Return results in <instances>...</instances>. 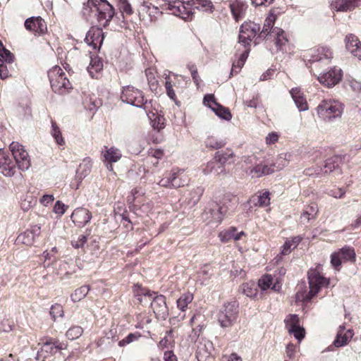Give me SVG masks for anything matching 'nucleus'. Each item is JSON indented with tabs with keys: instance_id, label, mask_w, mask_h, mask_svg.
<instances>
[{
	"instance_id": "obj_36",
	"label": "nucleus",
	"mask_w": 361,
	"mask_h": 361,
	"mask_svg": "<svg viewBox=\"0 0 361 361\" xmlns=\"http://www.w3.org/2000/svg\"><path fill=\"white\" fill-rule=\"evenodd\" d=\"M220 207H229L227 209V213L233 212L238 204V199L231 194H226L224 196L222 200L219 203Z\"/></svg>"
},
{
	"instance_id": "obj_32",
	"label": "nucleus",
	"mask_w": 361,
	"mask_h": 361,
	"mask_svg": "<svg viewBox=\"0 0 361 361\" xmlns=\"http://www.w3.org/2000/svg\"><path fill=\"white\" fill-rule=\"evenodd\" d=\"M272 33L276 36L275 44L278 50L286 51V47L288 45V40L285 32L281 28L275 27L272 30Z\"/></svg>"
},
{
	"instance_id": "obj_14",
	"label": "nucleus",
	"mask_w": 361,
	"mask_h": 361,
	"mask_svg": "<svg viewBox=\"0 0 361 361\" xmlns=\"http://www.w3.org/2000/svg\"><path fill=\"white\" fill-rule=\"evenodd\" d=\"M194 0H180L174 2L173 4H169V9L175 16H180L182 18H188L192 14V3Z\"/></svg>"
},
{
	"instance_id": "obj_47",
	"label": "nucleus",
	"mask_w": 361,
	"mask_h": 361,
	"mask_svg": "<svg viewBox=\"0 0 361 361\" xmlns=\"http://www.w3.org/2000/svg\"><path fill=\"white\" fill-rule=\"evenodd\" d=\"M212 3L209 0H194L192 3V11L195 9L204 11H212Z\"/></svg>"
},
{
	"instance_id": "obj_53",
	"label": "nucleus",
	"mask_w": 361,
	"mask_h": 361,
	"mask_svg": "<svg viewBox=\"0 0 361 361\" xmlns=\"http://www.w3.org/2000/svg\"><path fill=\"white\" fill-rule=\"evenodd\" d=\"M116 1L122 13L130 16L133 13L132 6L128 0H116Z\"/></svg>"
},
{
	"instance_id": "obj_6",
	"label": "nucleus",
	"mask_w": 361,
	"mask_h": 361,
	"mask_svg": "<svg viewBox=\"0 0 361 361\" xmlns=\"http://www.w3.org/2000/svg\"><path fill=\"white\" fill-rule=\"evenodd\" d=\"M238 314V303L235 301L227 302L218 313V322L223 328L230 327L235 322Z\"/></svg>"
},
{
	"instance_id": "obj_44",
	"label": "nucleus",
	"mask_w": 361,
	"mask_h": 361,
	"mask_svg": "<svg viewBox=\"0 0 361 361\" xmlns=\"http://www.w3.org/2000/svg\"><path fill=\"white\" fill-rule=\"evenodd\" d=\"M177 79V75H174V80L171 78L169 75L165 78V87L166 90V94L168 97L172 100H175L176 98V95L175 91L173 89V87H176V82L175 81Z\"/></svg>"
},
{
	"instance_id": "obj_39",
	"label": "nucleus",
	"mask_w": 361,
	"mask_h": 361,
	"mask_svg": "<svg viewBox=\"0 0 361 361\" xmlns=\"http://www.w3.org/2000/svg\"><path fill=\"white\" fill-rule=\"evenodd\" d=\"M269 195V192L266 191L258 196L252 197L250 202L255 206H259L261 207H267L270 203Z\"/></svg>"
},
{
	"instance_id": "obj_33",
	"label": "nucleus",
	"mask_w": 361,
	"mask_h": 361,
	"mask_svg": "<svg viewBox=\"0 0 361 361\" xmlns=\"http://www.w3.org/2000/svg\"><path fill=\"white\" fill-rule=\"evenodd\" d=\"M341 162L342 158L339 156H334L327 159L325 161V164L324 166V173H329L333 171H336L340 174L341 171H339V167Z\"/></svg>"
},
{
	"instance_id": "obj_54",
	"label": "nucleus",
	"mask_w": 361,
	"mask_h": 361,
	"mask_svg": "<svg viewBox=\"0 0 361 361\" xmlns=\"http://www.w3.org/2000/svg\"><path fill=\"white\" fill-rule=\"evenodd\" d=\"M141 334L138 332L130 333L123 339L118 342V345L120 347H123L126 345L131 343L135 341H137L139 338H140Z\"/></svg>"
},
{
	"instance_id": "obj_20",
	"label": "nucleus",
	"mask_w": 361,
	"mask_h": 361,
	"mask_svg": "<svg viewBox=\"0 0 361 361\" xmlns=\"http://www.w3.org/2000/svg\"><path fill=\"white\" fill-rule=\"evenodd\" d=\"M345 47L354 56L361 61V42L355 35L350 34L346 36Z\"/></svg>"
},
{
	"instance_id": "obj_63",
	"label": "nucleus",
	"mask_w": 361,
	"mask_h": 361,
	"mask_svg": "<svg viewBox=\"0 0 361 361\" xmlns=\"http://www.w3.org/2000/svg\"><path fill=\"white\" fill-rule=\"evenodd\" d=\"M203 102L204 105L209 106L211 109L215 106V104H218L215 100L214 95L207 94L204 97Z\"/></svg>"
},
{
	"instance_id": "obj_13",
	"label": "nucleus",
	"mask_w": 361,
	"mask_h": 361,
	"mask_svg": "<svg viewBox=\"0 0 361 361\" xmlns=\"http://www.w3.org/2000/svg\"><path fill=\"white\" fill-rule=\"evenodd\" d=\"M151 307L156 317L160 320H165L169 314L166 298L162 295H157L156 293V295L151 298Z\"/></svg>"
},
{
	"instance_id": "obj_49",
	"label": "nucleus",
	"mask_w": 361,
	"mask_h": 361,
	"mask_svg": "<svg viewBox=\"0 0 361 361\" xmlns=\"http://www.w3.org/2000/svg\"><path fill=\"white\" fill-rule=\"evenodd\" d=\"M51 133L58 145H63L65 143L61 132L54 121H51Z\"/></svg>"
},
{
	"instance_id": "obj_34",
	"label": "nucleus",
	"mask_w": 361,
	"mask_h": 361,
	"mask_svg": "<svg viewBox=\"0 0 361 361\" xmlns=\"http://www.w3.org/2000/svg\"><path fill=\"white\" fill-rule=\"evenodd\" d=\"M224 171V167L219 164L216 160L209 161L202 167V173L205 176L219 175Z\"/></svg>"
},
{
	"instance_id": "obj_26",
	"label": "nucleus",
	"mask_w": 361,
	"mask_h": 361,
	"mask_svg": "<svg viewBox=\"0 0 361 361\" xmlns=\"http://www.w3.org/2000/svg\"><path fill=\"white\" fill-rule=\"evenodd\" d=\"M361 0H334L331 6L337 11H348L357 7Z\"/></svg>"
},
{
	"instance_id": "obj_7",
	"label": "nucleus",
	"mask_w": 361,
	"mask_h": 361,
	"mask_svg": "<svg viewBox=\"0 0 361 361\" xmlns=\"http://www.w3.org/2000/svg\"><path fill=\"white\" fill-rule=\"evenodd\" d=\"M9 149L18 169L23 171H27L30 167L31 162L28 152L24 147L17 142H13L9 145Z\"/></svg>"
},
{
	"instance_id": "obj_60",
	"label": "nucleus",
	"mask_w": 361,
	"mask_h": 361,
	"mask_svg": "<svg viewBox=\"0 0 361 361\" xmlns=\"http://www.w3.org/2000/svg\"><path fill=\"white\" fill-rule=\"evenodd\" d=\"M67 207L66 205L58 200L55 203L53 211L55 214L61 216L66 212Z\"/></svg>"
},
{
	"instance_id": "obj_64",
	"label": "nucleus",
	"mask_w": 361,
	"mask_h": 361,
	"mask_svg": "<svg viewBox=\"0 0 361 361\" xmlns=\"http://www.w3.org/2000/svg\"><path fill=\"white\" fill-rule=\"evenodd\" d=\"M295 345L293 343H288L286 348V357L290 360H293L295 355Z\"/></svg>"
},
{
	"instance_id": "obj_61",
	"label": "nucleus",
	"mask_w": 361,
	"mask_h": 361,
	"mask_svg": "<svg viewBox=\"0 0 361 361\" xmlns=\"http://www.w3.org/2000/svg\"><path fill=\"white\" fill-rule=\"evenodd\" d=\"M88 235H80L77 240H72L71 244L75 248L83 247L87 242Z\"/></svg>"
},
{
	"instance_id": "obj_4",
	"label": "nucleus",
	"mask_w": 361,
	"mask_h": 361,
	"mask_svg": "<svg viewBox=\"0 0 361 361\" xmlns=\"http://www.w3.org/2000/svg\"><path fill=\"white\" fill-rule=\"evenodd\" d=\"M343 105L338 101L324 99L317 107V113L319 118L330 121L340 117L343 112Z\"/></svg>"
},
{
	"instance_id": "obj_10",
	"label": "nucleus",
	"mask_w": 361,
	"mask_h": 361,
	"mask_svg": "<svg viewBox=\"0 0 361 361\" xmlns=\"http://www.w3.org/2000/svg\"><path fill=\"white\" fill-rule=\"evenodd\" d=\"M121 98L123 102L139 108L147 102L140 90L130 85L123 87Z\"/></svg>"
},
{
	"instance_id": "obj_24",
	"label": "nucleus",
	"mask_w": 361,
	"mask_h": 361,
	"mask_svg": "<svg viewBox=\"0 0 361 361\" xmlns=\"http://www.w3.org/2000/svg\"><path fill=\"white\" fill-rule=\"evenodd\" d=\"M104 157L105 161L106 162L107 169L110 171H112V163L119 161L122 157V153L119 149L111 147L105 151Z\"/></svg>"
},
{
	"instance_id": "obj_29",
	"label": "nucleus",
	"mask_w": 361,
	"mask_h": 361,
	"mask_svg": "<svg viewBox=\"0 0 361 361\" xmlns=\"http://www.w3.org/2000/svg\"><path fill=\"white\" fill-rule=\"evenodd\" d=\"M133 290L135 296L137 298L140 303L150 302L151 298L156 295L155 292H152L149 290H147L138 284L133 286Z\"/></svg>"
},
{
	"instance_id": "obj_37",
	"label": "nucleus",
	"mask_w": 361,
	"mask_h": 361,
	"mask_svg": "<svg viewBox=\"0 0 361 361\" xmlns=\"http://www.w3.org/2000/svg\"><path fill=\"white\" fill-rule=\"evenodd\" d=\"M226 144L225 140L219 139L214 136H208L204 140L205 147L212 149H219Z\"/></svg>"
},
{
	"instance_id": "obj_43",
	"label": "nucleus",
	"mask_w": 361,
	"mask_h": 361,
	"mask_svg": "<svg viewBox=\"0 0 361 361\" xmlns=\"http://www.w3.org/2000/svg\"><path fill=\"white\" fill-rule=\"evenodd\" d=\"M193 295L191 293H183L178 300H177V307L178 308L184 312L186 310L189 304L193 300Z\"/></svg>"
},
{
	"instance_id": "obj_1",
	"label": "nucleus",
	"mask_w": 361,
	"mask_h": 361,
	"mask_svg": "<svg viewBox=\"0 0 361 361\" xmlns=\"http://www.w3.org/2000/svg\"><path fill=\"white\" fill-rule=\"evenodd\" d=\"M92 14H94L97 20L95 26L98 27L99 36V27L108 25L114 16V9L106 0H92Z\"/></svg>"
},
{
	"instance_id": "obj_50",
	"label": "nucleus",
	"mask_w": 361,
	"mask_h": 361,
	"mask_svg": "<svg viewBox=\"0 0 361 361\" xmlns=\"http://www.w3.org/2000/svg\"><path fill=\"white\" fill-rule=\"evenodd\" d=\"M274 18L275 17L271 16L265 20L263 29L259 33L260 37H265L271 32L274 23Z\"/></svg>"
},
{
	"instance_id": "obj_19",
	"label": "nucleus",
	"mask_w": 361,
	"mask_h": 361,
	"mask_svg": "<svg viewBox=\"0 0 361 361\" xmlns=\"http://www.w3.org/2000/svg\"><path fill=\"white\" fill-rule=\"evenodd\" d=\"M25 27L27 30L39 35L44 33L47 30V25L40 16L27 18L25 21Z\"/></svg>"
},
{
	"instance_id": "obj_28",
	"label": "nucleus",
	"mask_w": 361,
	"mask_h": 361,
	"mask_svg": "<svg viewBox=\"0 0 361 361\" xmlns=\"http://www.w3.org/2000/svg\"><path fill=\"white\" fill-rule=\"evenodd\" d=\"M229 6L233 18L237 21L245 16L247 8V4L241 0H235Z\"/></svg>"
},
{
	"instance_id": "obj_27",
	"label": "nucleus",
	"mask_w": 361,
	"mask_h": 361,
	"mask_svg": "<svg viewBox=\"0 0 361 361\" xmlns=\"http://www.w3.org/2000/svg\"><path fill=\"white\" fill-rule=\"evenodd\" d=\"M235 154L230 148L225 150L218 151L215 153L214 159L224 166L226 164H231L234 162Z\"/></svg>"
},
{
	"instance_id": "obj_9",
	"label": "nucleus",
	"mask_w": 361,
	"mask_h": 361,
	"mask_svg": "<svg viewBox=\"0 0 361 361\" xmlns=\"http://www.w3.org/2000/svg\"><path fill=\"white\" fill-rule=\"evenodd\" d=\"M317 78L323 86L331 88L341 81L343 71L338 67L334 66L319 73Z\"/></svg>"
},
{
	"instance_id": "obj_52",
	"label": "nucleus",
	"mask_w": 361,
	"mask_h": 361,
	"mask_svg": "<svg viewBox=\"0 0 361 361\" xmlns=\"http://www.w3.org/2000/svg\"><path fill=\"white\" fill-rule=\"evenodd\" d=\"M49 313L53 320L56 321L57 318L63 317V308L59 304H54L51 307Z\"/></svg>"
},
{
	"instance_id": "obj_58",
	"label": "nucleus",
	"mask_w": 361,
	"mask_h": 361,
	"mask_svg": "<svg viewBox=\"0 0 361 361\" xmlns=\"http://www.w3.org/2000/svg\"><path fill=\"white\" fill-rule=\"evenodd\" d=\"M90 0H87L86 2L83 3L82 10L80 11V16L84 18L85 20L88 22L89 17L90 16Z\"/></svg>"
},
{
	"instance_id": "obj_31",
	"label": "nucleus",
	"mask_w": 361,
	"mask_h": 361,
	"mask_svg": "<svg viewBox=\"0 0 361 361\" xmlns=\"http://www.w3.org/2000/svg\"><path fill=\"white\" fill-rule=\"evenodd\" d=\"M319 212L318 206L315 203H311L307 206L300 214V221L302 224H306L312 219L317 218Z\"/></svg>"
},
{
	"instance_id": "obj_23",
	"label": "nucleus",
	"mask_w": 361,
	"mask_h": 361,
	"mask_svg": "<svg viewBox=\"0 0 361 361\" xmlns=\"http://www.w3.org/2000/svg\"><path fill=\"white\" fill-rule=\"evenodd\" d=\"M40 233V227L38 226H33L31 229H27L23 233H20L18 238L17 240L19 243H22L27 245H31L36 237H37Z\"/></svg>"
},
{
	"instance_id": "obj_30",
	"label": "nucleus",
	"mask_w": 361,
	"mask_h": 361,
	"mask_svg": "<svg viewBox=\"0 0 361 361\" xmlns=\"http://www.w3.org/2000/svg\"><path fill=\"white\" fill-rule=\"evenodd\" d=\"M290 93L299 111H304L308 109L307 103L300 88H293Z\"/></svg>"
},
{
	"instance_id": "obj_59",
	"label": "nucleus",
	"mask_w": 361,
	"mask_h": 361,
	"mask_svg": "<svg viewBox=\"0 0 361 361\" xmlns=\"http://www.w3.org/2000/svg\"><path fill=\"white\" fill-rule=\"evenodd\" d=\"M187 67L189 69V71H190V73H191V75H192V80H193L194 82L197 85H199L200 77H199V75H198V72H197V69L196 66L195 64L188 63L187 65Z\"/></svg>"
},
{
	"instance_id": "obj_12",
	"label": "nucleus",
	"mask_w": 361,
	"mask_h": 361,
	"mask_svg": "<svg viewBox=\"0 0 361 361\" xmlns=\"http://www.w3.org/2000/svg\"><path fill=\"white\" fill-rule=\"evenodd\" d=\"M67 348V345L59 340L52 338H47L44 343H42L41 350L38 351L37 359H46L54 355L58 350H64Z\"/></svg>"
},
{
	"instance_id": "obj_38",
	"label": "nucleus",
	"mask_w": 361,
	"mask_h": 361,
	"mask_svg": "<svg viewBox=\"0 0 361 361\" xmlns=\"http://www.w3.org/2000/svg\"><path fill=\"white\" fill-rule=\"evenodd\" d=\"M291 154L288 152L281 153L276 158V162L271 165L277 171L283 169L289 164Z\"/></svg>"
},
{
	"instance_id": "obj_45",
	"label": "nucleus",
	"mask_w": 361,
	"mask_h": 361,
	"mask_svg": "<svg viewBox=\"0 0 361 361\" xmlns=\"http://www.w3.org/2000/svg\"><path fill=\"white\" fill-rule=\"evenodd\" d=\"M216 116L219 118H223L226 121H230L232 118V115L228 109L224 107L221 104H215V106L212 109Z\"/></svg>"
},
{
	"instance_id": "obj_48",
	"label": "nucleus",
	"mask_w": 361,
	"mask_h": 361,
	"mask_svg": "<svg viewBox=\"0 0 361 361\" xmlns=\"http://www.w3.org/2000/svg\"><path fill=\"white\" fill-rule=\"evenodd\" d=\"M240 290L242 293L249 298L256 296L257 290L255 283H244L240 287Z\"/></svg>"
},
{
	"instance_id": "obj_41",
	"label": "nucleus",
	"mask_w": 361,
	"mask_h": 361,
	"mask_svg": "<svg viewBox=\"0 0 361 361\" xmlns=\"http://www.w3.org/2000/svg\"><path fill=\"white\" fill-rule=\"evenodd\" d=\"M301 240L302 238L300 236H295L290 240H287L282 246L281 254L283 255L289 254L291 252V250L295 248L298 245Z\"/></svg>"
},
{
	"instance_id": "obj_11",
	"label": "nucleus",
	"mask_w": 361,
	"mask_h": 361,
	"mask_svg": "<svg viewBox=\"0 0 361 361\" xmlns=\"http://www.w3.org/2000/svg\"><path fill=\"white\" fill-rule=\"evenodd\" d=\"M342 259L344 262L349 261L354 262L355 261V252L354 248L350 246H344L331 255V264L332 267L338 271L340 270Z\"/></svg>"
},
{
	"instance_id": "obj_5",
	"label": "nucleus",
	"mask_w": 361,
	"mask_h": 361,
	"mask_svg": "<svg viewBox=\"0 0 361 361\" xmlns=\"http://www.w3.org/2000/svg\"><path fill=\"white\" fill-rule=\"evenodd\" d=\"M305 61H308L311 64L317 66L318 63L329 64L333 59V51L327 46H320L310 49L304 54Z\"/></svg>"
},
{
	"instance_id": "obj_8",
	"label": "nucleus",
	"mask_w": 361,
	"mask_h": 361,
	"mask_svg": "<svg viewBox=\"0 0 361 361\" xmlns=\"http://www.w3.org/2000/svg\"><path fill=\"white\" fill-rule=\"evenodd\" d=\"M260 30V25L254 22H245L240 26L238 44L242 47H250V42Z\"/></svg>"
},
{
	"instance_id": "obj_25",
	"label": "nucleus",
	"mask_w": 361,
	"mask_h": 361,
	"mask_svg": "<svg viewBox=\"0 0 361 361\" xmlns=\"http://www.w3.org/2000/svg\"><path fill=\"white\" fill-rule=\"evenodd\" d=\"M71 219L75 225L82 227L90 220V215L89 214L88 210L78 208L73 212Z\"/></svg>"
},
{
	"instance_id": "obj_18",
	"label": "nucleus",
	"mask_w": 361,
	"mask_h": 361,
	"mask_svg": "<svg viewBox=\"0 0 361 361\" xmlns=\"http://www.w3.org/2000/svg\"><path fill=\"white\" fill-rule=\"evenodd\" d=\"M214 350L213 343L209 340L201 338L198 341L196 350V357L198 361H207Z\"/></svg>"
},
{
	"instance_id": "obj_21",
	"label": "nucleus",
	"mask_w": 361,
	"mask_h": 361,
	"mask_svg": "<svg viewBox=\"0 0 361 361\" xmlns=\"http://www.w3.org/2000/svg\"><path fill=\"white\" fill-rule=\"evenodd\" d=\"M245 171L252 178H260L274 173V169L271 165L258 164L254 167H247Z\"/></svg>"
},
{
	"instance_id": "obj_51",
	"label": "nucleus",
	"mask_w": 361,
	"mask_h": 361,
	"mask_svg": "<svg viewBox=\"0 0 361 361\" xmlns=\"http://www.w3.org/2000/svg\"><path fill=\"white\" fill-rule=\"evenodd\" d=\"M153 117H154L153 119L150 117V120L152 122V126L154 129L160 130L164 128V121L165 118L163 116L161 115H155L153 114Z\"/></svg>"
},
{
	"instance_id": "obj_55",
	"label": "nucleus",
	"mask_w": 361,
	"mask_h": 361,
	"mask_svg": "<svg viewBox=\"0 0 361 361\" xmlns=\"http://www.w3.org/2000/svg\"><path fill=\"white\" fill-rule=\"evenodd\" d=\"M82 334V329L80 326H73L70 328L66 335L69 340H74L79 338Z\"/></svg>"
},
{
	"instance_id": "obj_62",
	"label": "nucleus",
	"mask_w": 361,
	"mask_h": 361,
	"mask_svg": "<svg viewBox=\"0 0 361 361\" xmlns=\"http://www.w3.org/2000/svg\"><path fill=\"white\" fill-rule=\"evenodd\" d=\"M103 68V62L97 56L92 57V69H94L95 72L98 73Z\"/></svg>"
},
{
	"instance_id": "obj_16",
	"label": "nucleus",
	"mask_w": 361,
	"mask_h": 361,
	"mask_svg": "<svg viewBox=\"0 0 361 361\" xmlns=\"http://www.w3.org/2000/svg\"><path fill=\"white\" fill-rule=\"evenodd\" d=\"M16 163L11 155L0 149V173L7 177H12L16 173Z\"/></svg>"
},
{
	"instance_id": "obj_42",
	"label": "nucleus",
	"mask_w": 361,
	"mask_h": 361,
	"mask_svg": "<svg viewBox=\"0 0 361 361\" xmlns=\"http://www.w3.org/2000/svg\"><path fill=\"white\" fill-rule=\"evenodd\" d=\"M273 283V279L271 277V275H265L264 276H262L259 280V282H258V286L262 290H266L269 288H271L272 290H279V286H277L276 283H274L272 286Z\"/></svg>"
},
{
	"instance_id": "obj_15",
	"label": "nucleus",
	"mask_w": 361,
	"mask_h": 361,
	"mask_svg": "<svg viewBox=\"0 0 361 361\" xmlns=\"http://www.w3.org/2000/svg\"><path fill=\"white\" fill-rule=\"evenodd\" d=\"M231 207H220L219 203L213 202L209 204L205 210L204 215L206 219L209 220V222H221L224 216L227 214V209Z\"/></svg>"
},
{
	"instance_id": "obj_3",
	"label": "nucleus",
	"mask_w": 361,
	"mask_h": 361,
	"mask_svg": "<svg viewBox=\"0 0 361 361\" xmlns=\"http://www.w3.org/2000/svg\"><path fill=\"white\" fill-rule=\"evenodd\" d=\"M52 90L59 94H65L72 89L71 83L61 67L55 66L47 72Z\"/></svg>"
},
{
	"instance_id": "obj_35",
	"label": "nucleus",
	"mask_w": 361,
	"mask_h": 361,
	"mask_svg": "<svg viewBox=\"0 0 361 361\" xmlns=\"http://www.w3.org/2000/svg\"><path fill=\"white\" fill-rule=\"evenodd\" d=\"M340 331L338 332L336 339L334 341V345L336 347H341L345 345L348 341L353 337V332L350 330H348L344 334H343V331L345 327L341 326Z\"/></svg>"
},
{
	"instance_id": "obj_56",
	"label": "nucleus",
	"mask_w": 361,
	"mask_h": 361,
	"mask_svg": "<svg viewBox=\"0 0 361 361\" xmlns=\"http://www.w3.org/2000/svg\"><path fill=\"white\" fill-rule=\"evenodd\" d=\"M202 195V188H197L192 190L189 194V195L190 196V199L188 202V204H192V205L196 204L199 202Z\"/></svg>"
},
{
	"instance_id": "obj_40",
	"label": "nucleus",
	"mask_w": 361,
	"mask_h": 361,
	"mask_svg": "<svg viewBox=\"0 0 361 361\" xmlns=\"http://www.w3.org/2000/svg\"><path fill=\"white\" fill-rule=\"evenodd\" d=\"M245 233L243 231L237 232L236 228H231L224 233H221L219 236L221 238V241H228L231 239H233L234 240H238L241 238L242 235H244Z\"/></svg>"
},
{
	"instance_id": "obj_2",
	"label": "nucleus",
	"mask_w": 361,
	"mask_h": 361,
	"mask_svg": "<svg viewBox=\"0 0 361 361\" xmlns=\"http://www.w3.org/2000/svg\"><path fill=\"white\" fill-rule=\"evenodd\" d=\"M310 291L302 293L298 291L295 298L298 301H309L317 294L321 288L329 285V279L322 276L317 270L311 269L308 272Z\"/></svg>"
},
{
	"instance_id": "obj_46",
	"label": "nucleus",
	"mask_w": 361,
	"mask_h": 361,
	"mask_svg": "<svg viewBox=\"0 0 361 361\" xmlns=\"http://www.w3.org/2000/svg\"><path fill=\"white\" fill-rule=\"evenodd\" d=\"M90 290V288L89 286H82L79 288H77L71 295L72 300L75 302L80 301L87 295Z\"/></svg>"
},
{
	"instance_id": "obj_57",
	"label": "nucleus",
	"mask_w": 361,
	"mask_h": 361,
	"mask_svg": "<svg viewBox=\"0 0 361 361\" xmlns=\"http://www.w3.org/2000/svg\"><path fill=\"white\" fill-rule=\"evenodd\" d=\"M13 61V54L8 49L0 51V63H11Z\"/></svg>"
},
{
	"instance_id": "obj_22",
	"label": "nucleus",
	"mask_w": 361,
	"mask_h": 361,
	"mask_svg": "<svg viewBox=\"0 0 361 361\" xmlns=\"http://www.w3.org/2000/svg\"><path fill=\"white\" fill-rule=\"evenodd\" d=\"M172 178V186L173 188L183 187L190 181L189 176L185 173L184 170L173 169L171 171Z\"/></svg>"
},
{
	"instance_id": "obj_17",
	"label": "nucleus",
	"mask_w": 361,
	"mask_h": 361,
	"mask_svg": "<svg viewBox=\"0 0 361 361\" xmlns=\"http://www.w3.org/2000/svg\"><path fill=\"white\" fill-rule=\"evenodd\" d=\"M285 322L288 332L293 334L298 341H301L305 336V329L298 324V316L297 314H290L285 319Z\"/></svg>"
}]
</instances>
